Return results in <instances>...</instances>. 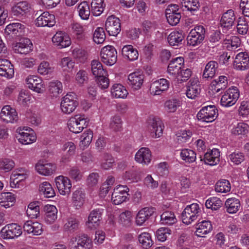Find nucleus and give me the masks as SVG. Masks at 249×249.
<instances>
[{
    "instance_id": "obj_1",
    "label": "nucleus",
    "mask_w": 249,
    "mask_h": 249,
    "mask_svg": "<svg viewBox=\"0 0 249 249\" xmlns=\"http://www.w3.org/2000/svg\"><path fill=\"white\" fill-rule=\"evenodd\" d=\"M201 211L197 203H193L187 205L181 213L182 221L183 223L189 225L193 221L199 220Z\"/></svg>"
},
{
    "instance_id": "obj_2",
    "label": "nucleus",
    "mask_w": 249,
    "mask_h": 249,
    "mask_svg": "<svg viewBox=\"0 0 249 249\" xmlns=\"http://www.w3.org/2000/svg\"><path fill=\"white\" fill-rule=\"evenodd\" d=\"M107 72L103 69L102 64L94 60V81L97 86L101 89H107L109 86V80L107 77Z\"/></svg>"
},
{
    "instance_id": "obj_3",
    "label": "nucleus",
    "mask_w": 249,
    "mask_h": 249,
    "mask_svg": "<svg viewBox=\"0 0 249 249\" xmlns=\"http://www.w3.org/2000/svg\"><path fill=\"white\" fill-rule=\"evenodd\" d=\"M89 123V120L84 115L77 114L71 117L68 122V127L70 131L74 133L82 132L86 127Z\"/></svg>"
},
{
    "instance_id": "obj_4",
    "label": "nucleus",
    "mask_w": 249,
    "mask_h": 249,
    "mask_svg": "<svg viewBox=\"0 0 249 249\" xmlns=\"http://www.w3.org/2000/svg\"><path fill=\"white\" fill-rule=\"evenodd\" d=\"M78 105L75 93L71 92L67 93L62 99L60 108L62 112L66 114H70L73 112Z\"/></svg>"
},
{
    "instance_id": "obj_5",
    "label": "nucleus",
    "mask_w": 249,
    "mask_h": 249,
    "mask_svg": "<svg viewBox=\"0 0 249 249\" xmlns=\"http://www.w3.org/2000/svg\"><path fill=\"white\" fill-rule=\"evenodd\" d=\"M16 138L22 144H29L36 142V137L34 130L27 127H19L17 130Z\"/></svg>"
},
{
    "instance_id": "obj_6",
    "label": "nucleus",
    "mask_w": 249,
    "mask_h": 249,
    "mask_svg": "<svg viewBox=\"0 0 249 249\" xmlns=\"http://www.w3.org/2000/svg\"><path fill=\"white\" fill-rule=\"evenodd\" d=\"M102 61L109 66L114 65L117 60V52L115 48L111 45L103 47L100 52Z\"/></svg>"
},
{
    "instance_id": "obj_7",
    "label": "nucleus",
    "mask_w": 249,
    "mask_h": 249,
    "mask_svg": "<svg viewBox=\"0 0 249 249\" xmlns=\"http://www.w3.org/2000/svg\"><path fill=\"white\" fill-rule=\"evenodd\" d=\"M205 30L202 26H197L191 30L187 37V44L195 46L200 44L205 37Z\"/></svg>"
},
{
    "instance_id": "obj_8",
    "label": "nucleus",
    "mask_w": 249,
    "mask_h": 249,
    "mask_svg": "<svg viewBox=\"0 0 249 249\" xmlns=\"http://www.w3.org/2000/svg\"><path fill=\"white\" fill-rule=\"evenodd\" d=\"M217 110L214 106L202 107L197 113L196 117L199 120L207 123L212 122L217 116Z\"/></svg>"
},
{
    "instance_id": "obj_9",
    "label": "nucleus",
    "mask_w": 249,
    "mask_h": 249,
    "mask_svg": "<svg viewBox=\"0 0 249 249\" xmlns=\"http://www.w3.org/2000/svg\"><path fill=\"white\" fill-rule=\"evenodd\" d=\"M239 97V91L236 87L229 89L222 96L221 105L225 107L234 105Z\"/></svg>"
},
{
    "instance_id": "obj_10",
    "label": "nucleus",
    "mask_w": 249,
    "mask_h": 249,
    "mask_svg": "<svg viewBox=\"0 0 249 249\" xmlns=\"http://www.w3.org/2000/svg\"><path fill=\"white\" fill-rule=\"evenodd\" d=\"M129 188L126 186L119 185L112 194L111 199L115 205H119L126 201L128 196Z\"/></svg>"
},
{
    "instance_id": "obj_11",
    "label": "nucleus",
    "mask_w": 249,
    "mask_h": 249,
    "mask_svg": "<svg viewBox=\"0 0 249 249\" xmlns=\"http://www.w3.org/2000/svg\"><path fill=\"white\" fill-rule=\"evenodd\" d=\"M1 235L4 239H13L19 236L22 233L21 228L16 224H8L2 228Z\"/></svg>"
},
{
    "instance_id": "obj_12",
    "label": "nucleus",
    "mask_w": 249,
    "mask_h": 249,
    "mask_svg": "<svg viewBox=\"0 0 249 249\" xmlns=\"http://www.w3.org/2000/svg\"><path fill=\"white\" fill-rule=\"evenodd\" d=\"M71 249H89L92 247L91 239L87 236L83 235L79 237L78 240L76 237H72L70 241Z\"/></svg>"
},
{
    "instance_id": "obj_13",
    "label": "nucleus",
    "mask_w": 249,
    "mask_h": 249,
    "mask_svg": "<svg viewBox=\"0 0 249 249\" xmlns=\"http://www.w3.org/2000/svg\"><path fill=\"white\" fill-rule=\"evenodd\" d=\"M25 83L29 89L38 93H43L45 89L41 78L36 75H29L25 79Z\"/></svg>"
},
{
    "instance_id": "obj_14",
    "label": "nucleus",
    "mask_w": 249,
    "mask_h": 249,
    "mask_svg": "<svg viewBox=\"0 0 249 249\" xmlns=\"http://www.w3.org/2000/svg\"><path fill=\"white\" fill-rule=\"evenodd\" d=\"M105 26L106 31L110 36H116L121 31L120 20L113 15L108 17Z\"/></svg>"
},
{
    "instance_id": "obj_15",
    "label": "nucleus",
    "mask_w": 249,
    "mask_h": 249,
    "mask_svg": "<svg viewBox=\"0 0 249 249\" xmlns=\"http://www.w3.org/2000/svg\"><path fill=\"white\" fill-rule=\"evenodd\" d=\"M169 82L165 79L161 78L151 84L149 91L152 95H161L169 88Z\"/></svg>"
},
{
    "instance_id": "obj_16",
    "label": "nucleus",
    "mask_w": 249,
    "mask_h": 249,
    "mask_svg": "<svg viewBox=\"0 0 249 249\" xmlns=\"http://www.w3.org/2000/svg\"><path fill=\"white\" fill-rule=\"evenodd\" d=\"M52 42L54 45L60 49L68 47L71 44L70 36L62 31L56 32L52 37Z\"/></svg>"
},
{
    "instance_id": "obj_17",
    "label": "nucleus",
    "mask_w": 249,
    "mask_h": 249,
    "mask_svg": "<svg viewBox=\"0 0 249 249\" xmlns=\"http://www.w3.org/2000/svg\"><path fill=\"white\" fill-rule=\"evenodd\" d=\"M35 169L39 174L49 176L55 172L57 167L54 163L39 161L36 164Z\"/></svg>"
},
{
    "instance_id": "obj_18",
    "label": "nucleus",
    "mask_w": 249,
    "mask_h": 249,
    "mask_svg": "<svg viewBox=\"0 0 249 249\" xmlns=\"http://www.w3.org/2000/svg\"><path fill=\"white\" fill-rule=\"evenodd\" d=\"M56 186L59 193L63 196L71 192V183L70 179L66 177L59 176L55 178Z\"/></svg>"
},
{
    "instance_id": "obj_19",
    "label": "nucleus",
    "mask_w": 249,
    "mask_h": 249,
    "mask_svg": "<svg viewBox=\"0 0 249 249\" xmlns=\"http://www.w3.org/2000/svg\"><path fill=\"white\" fill-rule=\"evenodd\" d=\"M162 123L159 119L152 118L148 121L147 128L153 138H159L162 134Z\"/></svg>"
},
{
    "instance_id": "obj_20",
    "label": "nucleus",
    "mask_w": 249,
    "mask_h": 249,
    "mask_svg": "<svg viewBox=\"0 0 249 249\" xmlns=\"http://www.w3.org/2000/svg\"><path fill=\"white\" fill-rule=\"evenodd\" d=\"M0 117L3 122L7 123H14L18 119L16 110L10 106H5L2 108Z\"/></svg>"
},
{
    "instance_id": "obj_21",
    "label": "nucleus",
    "mask_w": 249,
    "mask_h": 249,
    "mask_svg": "<svg viewBox=\"0 0 249 249\" xmlns=\"http://www.w3.org/2000/svg\"><path fill=\"white\" fill-rule=\"evenodd\" d=\"M233 66L237 70L245 71L249 68V56L246 52H240L234 59Z\"/></svg>"
},
{
    "instance_id": "obj_22",
    "label": "nucleus",
    "mask_w": 249,
    "mask_h": 249,
    "mask_svg": "<svg viewBox=\"0 0 249 249\" xmlns=\"http://www.w3.org/2000/svg\"><path fill=\"white\" fill-rule=\"evenodd\" d=\"M184 62V58L182 57L173 59L168 65V73L174 78L178 76L179 71L183 68Z\"/></svg>"
},
{
    "instance_id": "obj_23",
    "label": "nucleus",
    "mask_w": 249,
    "mask_h": 249,
    "mask_svg": "<svg viewBox=\"0 0 249 249\" xmlns=\"http://www.w3.org/2000/svg\"><path fill=\"white\" fill-rule=\"evenodd\" d=\"M35 22L38 27H53L55 23V17L48 12H44L36 19Z\"/></svg>"
},
{
    "instance_id": "obj_24",
    "label": "nucleus",
    "mask_w": 249,
    "mask_h": 249,
    "mask_svg": "<svg viewBox=\"0 0 249 249\" xmlns=\"http://www.w3.org/2000/svg\"><path fill=\"white\" fill-rule=\"evenodd\" d=\"M86 200V194L81 189H78L73 192L71 196L72 206L76 210L82 208Z\"/></svg>"
},
{
    "instance_id": "obj_25",
    "label": "nucleus",
    "mask_w": 249,
    "mask_h": 249,
    "mask_svg": "<svg viewBox=\"0 0 249 249\" xmlns=\"http://www.w3.org/2000/svg\"><path fill=\"white\" fill-rule=\"evenodd\" d=\"M144 75L140 72H134L128 76V84L135 90L140 89L143 83Z\"/></svg>"
},
{
    "instance_id": "obj_26",
    "label": "nucleus",
    "mask_w": 249,
    "mask_h": 249,
    "mask_svg": "<svg viewBox=\"0 0 249 249\" xmlns=\"http://www.w3.org/2000/svg\"><path fill=\"white\" fill-rule=\"evenodd\" d=\"M155 212L154 207H145L139 211L136 217V223L137 225H142Z\"/></svg>"
},
{
    "instance_id": "obj_27",
    "label": "nucleus",
    "mask_w": 249,
    "mask_h": 249,
    "mask_svg": "<svg viewBox=\"0 0 249 249\" xmlns=\"http://www.w3.org/2000/svg\"><path fill=\"white\" fill-rule=\"evenodd\" d=\"M23 228L25 231L34 235H40L43 231L42 226L40 223L31 220L26 221Z\"/></svg>"
},
{
    "instance_id": "obj_28",
    "label": "nucleus",
    "mask_w": 249,
    "mask_h": 249,
    "mask_svg": "<svg viewBox=\"0 0 249 249\" xmlns=\"http://www.w3.org/2000/svg\"><path fill=\"white\" fill-rule=\"evenodd\" d=\"M30 5L26 1H20L15 4L11 9L12 14L17 17L26 15L30 9Z\"/></svg>"
},
{
    "instance_id": "obj_29",
    "label": "nucleus",
    "mask_w": 249,
    "mask_h": 249,
    "mask_svg": "<svg viewBox=\"0 0 249 249\" xmlns=\"http://www.w3.org/2000/svg\"><path fill=\"white\" fill-rule=\"evenodd\" d=\"M32 47L33 44L29 39L23 38L13 46V49L16 53L27 54L32 50Z\"/></svg>"
},
{
    "instance_id": "obj_30",
    "label": "nucleus",
    "mask_w": 249,
    "mask_h": 249,
    "mask_svg": "<svg viewBox=\"0 0 249 249\" xmlns=\"http://www.w3.org/2000/svg\"><path fill=\"white\" fill-rule=\"evenodd\" d=\"M13 66L6 59H0V75L11 78L14 75Z\"/></svg>"
},
{
    "instance_id": "obj_31",
    "label": "nucleus",
    "mask_w": 249,
    "mask_h": 249,
    "mask_svg": "<svg viewBox=\"0 0 249 249\" xmlns=\"http://www.w3.org/2000/svg\"><path fill=\"white\" fill-rule=\"evenodd\" d=\"M235 19L234 11L229 9L223 13L220 20V24L224 28H231L234 25Z\"/></svg>"
},
{
    "instance_id": "obj_32",
    "label": "nucleus",
    "mask_w": 249,
    "mask_h": 249,
    "mask_svg": "<svg viewBox=\"0 0 249 249\" xmlns=\"http://www.w3.org/2000/svg\"><path fill=\"white\" fill-rule=\"evenodd\" d=\"M135 160L141 163L148 164L151 160V154L148 148L142 147L136 153Z\"/></svg>"
},
{
    "instance_id": "obj_33",
    "label": "nucleus",
    "mask_w": 249,
    "mask_h": 249,
    "mask_svg": "<svg viewBox=\"0 0 249 249\" xmlns=\"http://www.w3.org/2000/svg\"><path fill=\"white\" fill-rule=\"evenodd\" d=\"M27 176V172L24 170L14 171L10 178V186L12 188H18L19 183L26 178Z\"/></svg>"
},
{
    "instance_id": "obj_34",
    "label": "nucleus",
    "mask_w": 249,
    "mask_h": 249,
    "mask_svg": "<svg viewBox=\"0 0 249 249\" xmlns=\"http://www.w3.org/2000/svg\"><path fill=\"white\" fill-rule=\"evenodd\" d=\"M186 94L188 98L193 99L199 94L200 88L197 79L191 80L188 83Z\"/></svg>"
},
{
    "instance_id": "obj_35",
    "label": "nucleus",
    "mask_w": 249,
    "mask_h": 249,
    "mask_svg": "<svg viewBox=\"0 0 249 249\" xmlns=\"http://www.w3.org/2000/svg\"><path fill=\"white\" fill-rule=\"evenodd\" d=\"M219 157L220 151L218 149L213 148L210 152L205 153L203 160L205 164L214 165L219 163Z\"/></svg>"
},
{
    "instance_id": "obj_36",
    "label": "nucleus",
    "mask_w": 249,
    "mask_h": 249,
    "mask_svg": "<svg viewBox=\"0 0 249 249\" xmlns=\"http://www.w3.org/2000/svg\"><path fill=\"white\" fill-rule=\"evenodd\" d=\"M196 234L198 237H204L213 229L211 223L209 221L203 220L196 225Z\"/></svg>"
},
{
    "instance_id": "obj_37",
    "label": "nucleus",
    "mask_w": 249,
    "mask_h": 249,
    "mask_svg": "<svg viewBox=\"0 0 249 249\" xmlns=\"http://www.w3.org/2000/svg\"><path fill=\"white\" fill-rule=\"evenodd\" d=\"M227 85V77L225 76H220L217 80H214L212 82L210 89L213 93H218L221 90L225 89Z\"/></svg>"
},
{
    "instance_id": "obj_38",
    "label": "nucleus",
    "mask_w": 249,
    "mask_h": 249,
    "mask_svg": "<svg viewBox=\"0 0 249 249\" xmlns=\"http://www.w3.org/2000/svg\"><path fill=\"white\" fill-rule=\"evenodd\" d=\"M218 68V64L215 61H210L205 66L203 71V78L204 79H212L214 77Z\"/></svg>"
},
{
    "instance_id": "obj_39",
    "label": "nucleus",
    "mask_w": 249,
    "mask_h": 249,
    "mask_svg": "<svg viewBox=\"0 0 249 249\" xmlns=\"http://www.w3.org/2000/svg\"><path fill=\"white\" fill-rule=\"evenodd\" d=\"M111 96L115 98H125L128 93L125 88L121 84H114L110 89Z\"/></svg>"
},
{
    "instance_id": "obj_40",
    "label": "nucleus",
    "mask_w": 249,
    "mask_h": 249,
    "mask_svg": "<svg viewBox=\"0 0 249 249\" xmlns=\"http://www.w3.org/2000/svg\"><path fill=\"white\" fill-rule=\"evenodd\" d=\"M184 38V36L182 32L175 31L169 34L167 40L170 46L178 47L182 44Z\"/></svg>"
},
{
    "instance_id": "obj_41",
    "label": "nucleus",
    "mask_w": 249,
    "mask_h": 249,
    "mask_svg": "<svg viewBox=\"0 0 249 249\" xmlns=\"http://www.w3.org/2000/svg\"><path fill=\"white\" fill-rule=\"evenodd\" d=\"M122 53L124 58L130 61L137 59L139 56L137 50L130 45L124 46L122 50Z\"/></svg>"
},
{
    "instance_id": "obj_42",
    "label": "nucleus",
    "mask_w": 249,
    "mask_h": 249,
    "mask_svg": "<svg viewBox=\"0 0 249 249\" xmlns=\"http://www.w3.org/2000/svg\"><path fill=\"white\" fill-rule=\"evenodd\" d=\"M15 200L14 194L11 192L2 193L0 195V208H8L13 205Z\"/></svg>"
},
{
    "instance_id": "obj_43",
    "label": "nucleus",
    "mask_w": 249,
    "mask_h": 249,
    "mask_svg": "<svg viewBox=\"0 0 249 249\" xmlns=\"http://www.w3.org/2000/svg\"><path fill=\"white\" fill-rule=\"evenodd\" d=\"M45 220L48 224H51L57 219V210L55 206L48 205L45 207Z\"/></svg>"
},
{
    "instance_id": "obj_44",
    "label": "nucleus",
    "mask_w": 249,
    "mask_h": 249,
    "mask_svg": "<svg viewBox=\"0 0 249 249\" xmlns=\"http://www.w3.org/2000/svg\"><path fill=\"white\" fill-rule=\"evenodd\" d=\"M225 205L227 212L229 213H237L241 206L239 200L236 198H230L227 199Z\"/></svg>"
},
{
    "instance_id": "obj_45",
    "label": "nucleus",
    "mask_w": 249,
    "mask_h": 249,
    "mask_svg": "<svg viewBox=\"0 0 249 249\" xmlns=\"http://www.w3.org/2000/svg\"><path fill=\"white\" fill-rule=\"evenodd\" d=\"M38 190L47 198L53 197L55 195L54 189L48 181L41 182L39 185Z\"/></svg>"
},
{
    "instance_id": "obj_46",
    "label": "nucleus",
    "mask_w": 249,
    "mask_h": 249,
    "mask_svg": "<svg viewBox=\"0 0 249 249\" xmlns=\"http://www.w3.org/2000/svg\"><path fill=\"white\" fill-rule=\"evenodd\" d=\"M50 95L53 97H57L63 90V86L61 82L52 81L49 83L48 88Z\"/></svg>"
},
{
    "instance_id": "obj_47",
    "label": "nucleus",
    "mask_w": 249,
    "mask_h": 249,
    "mask_svg": "<svg viewBox=\"0 0 249 249\" xmlns=\"http://www.w3.org/2000/svg\"><path fill=\"white\" fill-rule=\"evenodd\" d=\"M93 137V133L91 130L85 131L80 138V148L82 150L87 148L91 143Z\"/></svg>"
},
{
    "instance_id": "obj_48",
    "label": "nucleus",
    "mask_w": 249,
    "mask_h": 249,
    "mask_svg": "<svg viewBox=\"0 0 249 249\" xmlns=\"http://www.w3.org/2000/svg\"><path fill=\"white\" fill-rule=\"evenodd\" d=\"M100 162L102 168L107 170L113 166L114 160L110 154L105 153L101 155Z\"/></svg>"
},
{
    "instance_id": "obj_49",
    "label": "nucleus",
    "mask_w": 249,
    "mask_h": 249,
    "mask_svg": "<svg viewBox=\"0 0 249 249\" xmlns=\"http://www.w3.org/2000/svg\"><path fill=\"white\" fill-rule=\"evenodd\" d=\"M40 208L39 202L35 201L31 202L28 206L26 210L27 216L31 218H36L39 214Z\"/></svg>"
},
{
    "instance_id": "obj_50",
    "label": "nucleus",
    "mask_w": 249,
    "mask_h": 249,
    "mask_svg": "<svg viewBox=\"0 0 249 249\" xmlns=\"http://www.w3.org/2000/svg\"><path fill=\"white\" fill-rule=\"evenodd\" d=\"M24 29V26L20 23H13L6 26L5 32L8 35H17Z\"/></svg>"
},
{
    "instance_id": "obj_51",
    "label": "nucleus",
    "mask_w": 249,
    "mask_h": 249,
    "mask_svg": "<svg viewBox=\"0 0 249 249\" xmlns=\"http://www.w3.org/2000/svg\"><path fill=\"white\" fill-rule=\"evenodd\" d=\"M101 203H97L94 207V223L99 225L102 220V215L104 212L105 206L103 200L101 201Z\"/></svg>"
},
{
    "instance_id": "obj_52",
    "label": "nucleus",
    "mask_w": 249,
    "mask_h": 249,
    "mask_svg": "<svg viewBox=\"0 0 249 249\" xmlns=\"http://www.w3.org/2000/svg\"><path fill=\"white\" fill-rule=\"evenodd\" d=\"M115 181L114 178L109 176L107 180L102 184L100 189L99 196L101 198L104 197L108 193L111 187Z\"/></svg>"
},
{
    "instance_id": "obj_53",
    "label": "nucleus",
    "mask_w": 249,
    "mask_h": 249,
    "mask_svg": "<svg viewBox=\"0 0 249 249\" xmlns=\"http://www.w3.org/2000/svg\"><path fill=\"white\" fill-rule=\"evenodd\" d=\"M231 189L230 182L226 179L218 181L215 185V190L217 192L226 193L230 191Z\"/></svg>"
},
{
    "instance_id": "obj_54",
    "label": "nucleus",
    "mask_w": 249,
    "mask_h": 249,
    "mask_svg": "<svg viewBox=\"0 0 249 249\" xmlns=\"http://www.w3.org/2000/svg\"><path fill=\"white\" fill-rule=\"evenodd\" d=\"M59 66L62 71L67 72H71L74 68V62L69 57H65L61 59Z\"/></svg>"
},
{
    "instance_id": "obj_55",
    "label": "nucleus",
    "mask_w": 249,
    "mask_h": 249,
    "mask_svg": "<svg viewBox=\"0 0 249 249\" xmlns=\"http://www.w3.org/2000/svg\"><path fill=\"white\" fill-rule=\"evenodd\" d=\"M139 241L144 249L150 248L153 244L151 236L149 233L143 232L139 236Z\"/></svg>"
},
{
    "instance_id": "obj_56",
    "label": "nucleus",
    "mask_w": 249,
    "mask_h": 249,
    "mask_svg": "<svg viewBox=\"0 0 249 249\" xmlns=\"http://www.w3.org/2000/svg\"><path fill=\"white\" fill-rule=\"evenodd\" d=\"M181 159L186 162L191 163L196 160V154L192 150L189 149H182L180 152Z\"/></svg>"
},
{
    "instance_id": "obj_57",
    "label": "nucleus",
    "mask_w": 249,
    "mask_h": 249,
    "mask_svg": "<svg viewBox=\"0 0 249 249\" xmlns=\"http://www.w3.org/2000/svg\"><path fill=\"white\" fill-rule=\"evenodd\" d=\"M31 99L32 97L30 92L28 90L22 89L18 94L17 102L20 105L25 106L30 102Z\"/></svg>"
},
{
    "instance_id": "obj_58",
    "label": "nucleus",
    "mask_w": 249,
    "mask_h": 249,
    "mask_svg": "<svg viewBox=\"0 0 249 249\" xmlns=\"http://www.w3.org/2000/svg\"><path fill=\"white\" fill-rule=\"evenodd\" d=\"M79 15L81 18L84 20L89 18L90 15V10L87 2L85 1L80 3L78 6Z\"/></svg>"
},
{
    "instance_id": "obj_59",
    "label": "nucleus",
    "mask_w": 249,
    "mask_h": 249,
    "mask_svg": "<svg viewBox=\"0 0 249 249\" xmlns=\"http://www.w3.org/2000/svg\"><path fill=\"white\" fill-rule=\"evenodd\" d=\"M132 217V213L125 211L120 214L119 222L124 226L128 227L131 224Z\"/></svg>"
},
{
    "instance_id": "obj_60",
    "label": "nucleus",
    "mask_w": 249,
    "mask_h": 249,
    "mask_svg": "<svg viewBox=\"0 0 249 249\" xmlns=\"http://www.w3.org/2000/svg\"><path fill=\"white\" fill-rule=\"evenodd\" d=\"M54 71L53 67L47 61L42 62L38 66L37 71L41 75H47L51 73Z\"/></svg>"
},
{
    "instance_id": "obj_61",
    "label": "nucleus",
    "mask_w": 249,
    "mask_h": 249,
    "mask_svg": "<svg viewBox=\"0 0 249 249\" xmlns=\"http://www.w3.org/2000/svg\"><path fill=\"white\" fill-rule=\"evenodd\" d=\"M222 205L221 200L216 197H211L205 203V206L208 209L213 210H217Z\"/></svg>"
},
{
    "instance_id": "obj_62",
    "label": "nucleus",
    "mask_w": 249,
    "mask_h": 249,
    "mask_svg": "<svg viewBox=\"0 0 249 249\" xmlns=\"http://www.w3.org/2000/svg\"><path fill=\"white\" fill-rule=\"evenodd\" d=\"M160 217L162 223L164 224L172 225L177 222L174 213L171 212H164Z\"/></svg>"
},
{
    "instance_id": "obj_63",
    "label": "nucleus",
    "mask_w": 249,
    "mask_h": 249,
    "mask_svg": "<svg viewBox=\"0 0 249 249\" xmlns=\"http://www.w3.org/2000/svg\"><path fill=\"white\" fill-rule=\"evenodd\" d=\"M181 4L182 7L190 11H197L200 6L197 0H181Z\"/></svg>"
},
{
    "instance_id": "obj_64",
    "label": "nucleus",
    "mask_w": 249,
    "mask_h": 249,
    "mask_svg": "<svg viewBox=\"0 0 249 249\" xmlns=\"http://www.w3.org/2000/svg\"><path fill=\"white\" fill-rule=\"evenodd\" d=\"M180 106V102L177 99L169 100L164 103V107L168 112H175Z\"/></svg>"
}]
</instances>
